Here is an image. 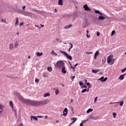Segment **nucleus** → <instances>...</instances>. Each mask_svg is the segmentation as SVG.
<instances>
[{
	"label": "nucleus",
	"instance_id": "nucleus-49",
	"mask_svg": "<svg viewBox=\"0 0 126 126\" xmlns=\"http://www.w3.org/2000/svg\"><path fill=\"white\" fill-rule=\"evenodd\" d=\"M69 107L71 109V111H72V112H73V108H72V107H71V106H69Z\"/></svg>",
	"mask_w": 126,
	"mask_h": 126
},
{
	"label": "nucleus",
	"instance_id": "nucleus-2",
	"mask_svg": "<svg viewBox=\"0 0 126 126\" xmlns=\"http://www.w3.org/2000/svg\"><path fill=\"white\" fill-rule=\"evenodd\" d=\"M56 65L59 68H62V67L64 66V63H63V61H59L57 62Z\"/></svg>",
	"mask_w": 126,
	"mask_h": 126
},
{
	"label": "nucleus",
	"instance_id": "nucleus-62",
	"mask_svg": "<svg viewBox=\"0 0 126 126\" xmlns=\"http://www.w3.org/2000/svg\"><path fill=\"white\" fill-rule=\"evenodd\" d=\"M55 12H58V10H57V9H55Z\"/></svg>",
	"mask_w": 126,
	"mask_h": 126
},
{
	"label": "nucleus",
	"instance_id": "nucleus-19",
	"mask_svg": "<svg viewBox=\"0 0 126 126\" xmlns=\"http://www.w3.org/2000/svg\"><path fill=\"white\" fill-rule=\"evenodd\" d=\"M37 57H41V56H43V52H37L36 53Z\"/></svg>",
	"mask_w": 126,
	"mask_h": 126
},
{
	"label": "nucleus",
	"instance_id": "nucleus-38",
	"mask_svg": "<svg viewBox=\"0 0 126 126\" xmlns=\"http://www.w3.org/2000/svg\"><path fill=\"white\" fill-rule=\"evenodd\" d=\"M69 44L71 45V46L70 47V49H72V48H73V45H72V44L71 43H69Z\"/></svg>",
	"mask_w": 126,
	"mask_h": 126
},
{
	"label": "nucleus",
	"instance_id": "nucleus-47",
	"mask_svg": "<svg viewBox=\"0 0 126 126\" xmlns=\"http://www.w3.org/2000/svg\"><path fill=\"white\" fill-rule=\"evenodd\" d=\"M87 121H89V119L88 118L87 119V120H85V121H83V122H82V123H85V122H87Z\"/></svg>",
	"mask_w": 126,
	"mask_h": 126
},
{
	"label": "nucleus",
	"instance_id": "nucleus-57",
	"mask_svg": "<svg viewBox=\"0 0 126 126\" xmlns=\"http://www.w3.org/2000/svg\"><path fill=\"white\" fill-rule=\"evenodd\" d=\"M78 65V63H76L74 65L75 67H76V66H77Z\"/></svg>",
	"mask_w": 126,
	"mask_h": 126
},
{
	"label": "nucleus",
	"instance_id": "nucleus-40",
	"mask_svg": "<svg viewBox=\"0 0 126 126\" xmlns=\"http://www.w3.org/2000/svg\"><path fill=\"white\" fill-rule=\"evenodd\" d=\"M126 70V67L124 69L122 70V72H125Z\"/></svg>",
	"mask_w": 126,
	"mask_h": 126
},
{
	"label": "nucleus",
	"instance_id": "nucleus-3",
	"mask_svg": "<svg viewBox=\"0 0 126 126\" xmlns=\"http://www.w3.org/2000/svg\"><path fill=\"white\" fill-rule=\"evenodd\" d=\"M60 52L62 53V54H63V55H64V56H65L67 58V59H68L69 60H70V61L72 60V57L68 55V54H67L66 52L62 50H60Z\"/></svg>",
	"mask_w": 126,
	"mask_h": 126
},
{
	"label": "nucleus",
	"instance_id": "nucleus-42",
	"mask_svg": "<svg viewBox=\"0 0 126 126\" xmlns=\"http://www.w3.org/2000/svg\"><path fill=\"white\" fill-rule=\"evenodd\" d=\"M97 99H98V97H95L94 98V103H96L97 102Z\"/></svg>",
	"mask_w": 126,
	"mask_h": 126
},
{
	"label": "nucleus",
	"instance_id": "nucleus-30",
	"mask_svg": "<svg viewBox=\"0 0 126 126\" xmlns=\"http://www.w3.org/2000/svg\"><path fill=\"white\" fill-rule=\"evenodd\" d=\"M32 119H33V120H34V121H38V117L37 116H32Z\"/></svg>",
	"mask_w": 126,
	"mask_h": 126
},
{
	"label": "nucleus",
	"instance_id": "nucleus-51",
	"mask_svg": "<svg viewBox=\"0 0 126 126\" xmlns=\"http://www.w3.org/2000/svg\"><path fill=\"white\" fill-rule=\"evenodd\" d=\"M18 46V44L17 43H15V47H17Z\"/></svg>",
	"mask_w": 126,
	"mask_h": 126
},
{
	"label": "nucleus",
	"instance_id": "nucleus-25",
	"mask_svg": "<svg viewBox=\"0 0 126 126\" xmlns=\"http://www.w3.org/2000/svg\"><path fill=\"white\" fill-rule=\"evenodd\" d=\"M47 70L48 71H50V72H52V71L53 70V68H52V67H48Z\"/></svg>",
	"mask_w": 126,
	"mask_h": 126
},
{
	"label": "nucleus",
	"instance_id": "nucleus-50",
	"mask_svg": "<svg viewBox=\"0 0 126 126\" xmlns=\"http://www.w3.org/2000/svg\"><path fill=\"white\" fill-rule=\"evenodd\" d=\"M80 126H83V122H82L80 123Z\"/></svg>",
	"mask_w": 126,
	"mask_h": 126
},
{
	"label": "nucleus",
	"instance_id": "nucleus-44",
	"mask_svg": "<svg viewBox=\"0 0 126 126\" xmlns=\"http://www.w3.org/2000/svg\"><path fill=\"white\" fill-rule=\"evenodd\" d=\"M26 7V6H23L22 7V9H23V10H25Z\"/></svg>",
	"mask_w": 126,
	"mask_h": 126
},
{
	"label": "nucleus",
	"instance_id": "nucleus-22",
	"mask_svg": "<svg viewBox=\"0 0 126 126\" xmlns=\"http://www.w3.org/2000/svg\"><path fill=\"white\" fill-rule=\"evenodd\" d=\"M11 108H12V110L13 112H14V113H15V115L16 117V115L17 114L16 113V110L15 109H14V107H13H13H11Z\"/></svg>",
	"mask_w": 126,
	"mask_h": 126
},
{
	"label": "nucleus",
	"instance_id": "nucleus-20",
	"mask_svg": "<svg viewBox=\"0 0 126 126\" xmlns=\"http://www.w3.org/2000/svg\"><path fill=\"white\" fill-rule=\"evenodd\" d=\"M124 78L125 77L123 75H120V76L119 77V79H120V80H124Z\"/></svg>",
	"mask_w": 126,
	"mask_h": 126
},
{
	"label": "nucleus",
	"instance_id": "nucleus-27",
	"mask_svg": "<svg viewBox=\"0 0 126 126\" xmlns=\"http://www.w3.org/2000/svg\"><path fill=\"white\" fill-rule=\"evenodd\" d=\"M93 111V109H91V108H89L87 111V114H89V113H91V112H92Z\"/></svg>",
	"mask_w": 126,
	"mask_h": 126
},
{
	"label": "nucleus",
	"instance_id": "nucleus-59",
	"mask_svg": "<svg viewBox=\"0 0 126 126\" xmlns=\"http://www.w3.org/2000/svg\"><path fill=\"white\" fill-rule=\"evenodd\" d=\"M22 25H23V23H21L20 24V26H22Z\"/></svg>",
	"mask_w": 126,
	"mask_h": 126
},
{
	"label": "nucleus",
	"instance_id": "nucleus-43",
	"mask_svg": "<svg viewBox=\"0 0 126 126\" xmlns=\"http://www.w3.org/2000/svg\"><path fill=\"white\" fill-rule=\"evenodd\" d=\"M96 35L98 37V36H100V32H97Z\"/></svg>",
	"mask_w": 126,
	"mask_h": 126
},
{
	"label": "nucleus",
	"instance_id": "nucleus-28",
	"mask_svg": "<svg viewBox=\"0 0 126 126\" xmlns=\"http://www.w3.org/2000/svg\"><path fill=\"white\" fill-rule=\"evenodd\" d=\"M118 104H120V106H123V105H124V101H121L120 102H116Z\"/></svg>",
	"mask_w": 126,
	"mask_h": 126
},
{
	"label": "nucleus",
	"instance_id": "nucleus-39",
	"mask_svg": "<svg viewBox=\"0 0 126 126\" xmlns=\"http://www.w3.org/2000/svg\"><path fill=\"white\" fill-rule=\"evenodd\" d=\"M87 86L89 87V88H90L91 87V86H90V84L89 82L87 83Z\"/></svg>",
	"mask_w": 126,
	"mask_h": 126
},
{
	"label": "nucleus",
	"instance_id": "nucleus-9",
	"mask_svg": "<svg viewBox=\"0 0 126 126\" xmlns=\"http://www.w3.org/2000/svg\"><path fill=\"white\" fill-rule=\"evenodd\" d=\"M50 103V100L47 99L41 102L42 105H47V104H49Z\"/></svg>",
	"mask_w": 126,
	"mask_h": 126
},
{
	"label": "nucleus",
	"instance_id": "nucleus-48",
	"mask_svg": "<svg viewBox=\"0 0 126 126\" xmlns=\"http://www.w3.org/2000/svg\"><path fill=\"white\" fill-rule=\"evenodd\" d=\"M86 53L88 54H93V52H86Z\"/></svg>",
	"mask_w": 126,
	"mask_h": 126
},
{
	"label": "nucleus",
	"instance_id": "nucleus-12",
	"mask_svg": "<svg viewBox=\"0 0 126 126\" xmlns=\"http://www.w3.org/2000/svg\"><path fill=\"white\" fill-rule=\"evenodd\" d=\"M106 17H107V16H99L98 17V19H99V20H104V19H106Z\"/></svg>",
	"mask_w": 126,
	"mask_h": 126
},
{
	"label": "nucleus",
	"instance_id": "nucleus-45",
	"mask_svg": "<svg viewBox=\"0 0 126 126\" xmlns=\"http://www.w3.org/2000/svg\"><path fill=\"white\" fill-rule=\"evenodd\" d=\"M79 85H84L83 84V83H82V82H79Z\"/></svg>",
	"mask_w": 126,
	"mask_h": 126
},
{
	"label": "nucleus",
	"instance_id": "nucleus-32",
	"mask_svg": "<svg viewBox=\"0 0 126 126\" xmlns=\"http://www.w3.org/2000/svg\"><path fill=\"white\" fill-rule=\"evenodd\" d=\"M115 63V59H111V62L110 63V64L112 65Z\"/></svg>",
	"mask_w": 126,
	"mask_h": 126
},
{
	"label": "nucleus",
	"instance_id": "nucleus-33",
	"mask_svg": "<svg viewBox=\"0 0 126 126\" xmlns=\"http://www.w3.org/2000/svg\"><path fill=\"white\" fill-rule=\"evenodd\" d=\"M18 17L16 18V23H15V25H17V24H18Z\"/></svg>",
	"mask_w": 126,
	"mask_h": 126
},
{
	"label": "nucleus",
	"instance_id": "nucleus-63",
	"mask_svg": "<svg viewBox=\"0 0 126 126\" xmlns=\"http://www.w3.org/2000/svg\"><path fill=\"white\" fill-rule=\"evenodd\" d=\"M85 82L86 83H87V80H85Z\"/></svg>",
	"mask_w": 126,
	"mask_h": 126
},
{
	"label": "nucleus",
	"instance_id": "nucleus-56",
	"mask_svg": "<svg viewBox=\"0 0 126 126\" xmlns=\"http://www.w3.org/2000/svg\"><path fill=\"white\" fill-rule=\"evenodd\" d=\"M82 88H87V86H82Z\"/></svg>",
	"mask_w": 126,
	"mask_h": 126
},
{
	"label": "nucleus",
	"instance_id": "nucleus-10",
	"mask_svg": "<svg viewBox=\"0 0 126 126\" xmlns=\"http://www.w3.org/2000/svg\"><path fill=\"white\" fill-rule=\"evenodd\" d=\"M67 108L65 107L63 111V114H61V116H66V115H67Z\"/></svg>",
	"mask_w": 126,
	"mask_h": 126
},
{
	"label": "nucleus",
	"instance_id": "nucleus-64",
	"mask_svg": "<svg viewBox=\"0 0 126 126\" xmlns=\"http://www.w3.org/2000/svg\"><path fill=\"white\" fill-rule=\"evenodd\" d=\"M76 67L74 66V67H73V71H74V68H75Z\"/></svg>",
	"mask_w": 126,
	"mask_h": 126
},
{
	"label": "nucleus",
	"instance_id": "nucleus-16",
	"mask_svg": "<svg viewBox=\"0 0 126 126\" xmlns=\"http://www.w3.org/2000/svg\"><path fill=\"white\" fill-rule=\"evenodd\" d=\"M71 27H72V25L70 24L69 25H66V26H65L64 29H69V28H71Z\"/></svg>",
	"mask_w": 126,
	"mask_h": 126
},
{
	"label": "nucleus",
	"instance_id": "nucleus-31",
	"mask_svg": "<svg viewBox=\"0 0 126 126\" xmlns=\"http://www.w3.org/2000/svg\"><path fill=\"white\" fill-rule=\"evenodd\" d=\"M4 109V106L3 105L0 104V110H3Z\"/></svg>",
	"mask_w": 126,
	"mask_h": 126
},
{
	"label": "nucleus",
	"instance_id": "nucleus-37",
	"mask_svg": "<svg viewBox=\"0 0 126 126\" xmlns=\"http://www.w3.org/2000/svg\"><path fill=\"white\" fill-rule=\"evenodd\" d=\"M115 32H116L115 31H113L111 32V35L113 36V35H115Z\"/></svg>",
	"mask_w": 126,
	"mask_h": 126
},
{
	"label": "nucleus",
	"instance_id": "nucleus-29",
	"mask_svg": "<svg viewBox=\"0 0 126 126\" xmlns=\"http://www.w3.org/2000/svg\"><path fill=\"white\" fill-rule=\"evenodd\" d=\"M9 104L11 108L13 107V103H12V101H10L9 102Z\"/></svg>",
	"mask_w": 126,
	"mask_h": 126
},
{
	"label": "nucleus",
	"instance_id": "nucleus-18",
	"mask_svg": "<svg viewBox=\"0 0 126 126\" xmlns=\"http://www.w3.org/2000/svg\"><path fill=\"white\" fill-rule=\"evenodd\" d=\"M51 55H53L54 56H55V57H57L58 56V54L55 52V51L52 50L51 52Z\"/></svg>",
	"mask_w": 126,
	"mask_h": 126
},
{
	"label": "nucleus",
	"instance_id": "nucleus-55",
	"mask_svg": "<svg viewBox=\"0 0 126 126\" xmlns=\"http://www.w3.org/2000/svg\"><path fill=\"white\" fill-rule=\"evenodd\" d=\"M110 104H117V102H110Z\"/></svg>",
	"mask_w": 126,
	"mask_h": 126
},
{
	"label": "nucleus",
	"instance_id": "nucleus-35",
	"mask_svg": "<svg viewBox=\"0 0 126 126\" xmlns=\"http://www.w3.org/2000/svg\"><path fill=\"white\" fill-rule=\"evenodd\" d=\"M87 91V89H85L82 91V93H85V92H86Z\"/></svg>",
	"mask_w": 126,
	"mask_h": 126
},
{
	"label": "nucleus",
	"instance_id": "nucleus-21",
	"mask_svg": "<svg viewBox=\"0 0 126 126\" xmlns=\"http://www.w3.org/2000/svg\"><path fill=\"white\" fill-rule=\"evenodd\" d=\"M99 69H97L96 70H94V69H93L92 70V72L93 73H97V72H99Z\"/></svg>",
	"mask_w": 126,
	"mask_h": 126
},
{
	"label": "nucleus",
	"instance_id": "nucleus-14",
	"mask_svg": "<svg viewBox=\"0 0 126 126\" xmlns=\"http://www.w3.org/2000/svg\"><path fill=\"white\" fill-rule=\"evenodd\" d=\"M32 105L33 106H37V105H39V102L36 101H32Z\"/></svg>",
	"mask_w": 126,
	"mask_h": 126
},
{
	"label": "nucleus",
	"instance_id": "nucleus-4",
	"mask_svg": "<svg viewBox=\"0 0 126 126\" xmlns=\"http://www.w3.org/2000/svg\"><path fill=\"white\" fill-rule=\"evenodd\" d=\"M22 14L25 15L26 16H29L30 17L32 16V13H29L28 12H22Z\"/></svg>",
	"mask_w": 126,
	"mask_h": 126
},
{
	"label": "nucleus",
	"instance_id": "nucleus-54",
	"mask_svg": "<svg viewBox=\"0 0 126 126\" xmlns=\"http://www.w3.org/2000/svg\"><path fill=\"white\" fill-rule=\"evenodd\" d=\"M19 126H24L22 123H21L19 125Z\"/></svg>",
	"mask_w": 126,
	"mask_h": 126
},
{
	"label": "nucleus",
	"instance_id": "nucleus-15",
	"mask_svg": "<svg viewBox=\"0 0 126 126\" xmlns=\"http://www.w3.org/2000/svg\"><path fill=\"white\" fill-rule=\"evenodd\" d=\"M99 51H96V52L94 54V60H96V59H97V57H98V56H99Z\"/></svg>",
	"mask_w": 126,
	"mask_h": 126
},
{
	"label": "nucleus",
	"instance_id": "nucleus-24",
	"mask_svg": "<svg viewBox=\"0 0 126 126\" xmlns=\"http://www.w3.org/2000/svg\"><path fill=\"white\" fill-rule=\"evenodd\" d=\"M9 50H12L13 49V44H10L9 46Z\"/></svg>",
	"mask_w": 126,
	"mask_h": 126
},
{
	"label": "nucleus",
	"instance_id": "nucleus-23",
	"mask_svg": "<svg viewBox=\"0 0 126 126\" xmlns=\"http://www.w3.org/2000/svg\"><path fill=\"white\" fill-rule=\"evenodd\" d=\"M71 120L73 121L71 123L73 124H74V123H75V122H76V118H71Z\"/></svg>",
	"mask_w": 126,
	"mask_h": 126
},
{
	"label": "nucleus",
	"instance_id": "nucleus-41",
	"mask_svg": "<svg viewBox=\"0 0 126 126\" xmlns=\"http://www.w3.org/2000/svg\"><path fill=\"white\" fill-rule=\"evenodd\" d=\"M113 116H114V118H116V116H117V113H113Z\"/></svg>",
	"mask_w": 126,
	"mask_h": 126
},
{
	"label": "nucleus",
	"instance_id": "nucleus-26",
	"mask_svg": "<svg viewBox=\"0 0 126 126\" xmlns=\"http://www.w3.org/2000/svg\"><path fill=\"white\" fill-rule=\"evenodd\" d=\"M50 93H46L44 94L43 97H48V96H50Z\"/></svg>",
	"mask_w": 126,
	"mask_h": 126
},
{
	"label": "nucleus",
	"instance_id": "nucleus-8",
	"mask_svg": "<svg viewBox=\"0 0 126 126\" xmlns=\"http://www.w3.org/2000/svg\"><path fill=\"white\" fill-rule=\"evenodd\" d=\"M113 59V55H109L107 58V63H111L112 59Z\"/></svg>",
	"mask_w": 126,
	"mask_h": 126
},
{
	"label": "nucleus",
	"instance_id": "nucleus-13",
	"mask_svg": "<svg viewBox=\"0 0 126 126\" xmlns=\"http://www.w3.org/2000/svg\"><path fill=\"white\" fill-rule=\"evenodd\" d=\"M62 73H64V74H65V73H66V70H65V66H64L62 67Z\"/></svg>",
	"mask_w": 126,
	"mask_h": 126
},
{
	"label": "nucleus",
	"instance_id": "nucleus-53",
	"mask_svg": "<svg viewBox=\"0 0 126 126\" xmlns=\"http://www.w3.org/2000/svg\"><path fill=\"white\" fill-rule=\"evenodd\" d=\"M43 77H48V76L47 75H45V74H43Z\"/></svg>",
	"mask_w": 126,
	"mask_h": 126
},
{
	"label": "nucleus",
	"instance_id": "nucleus-6",
	"mask_svg": "<svg viewBox=\"0 0 126 126\" xmlns=\"http://www.w3.org/2000/svg\"><path fill=\"white\" fill-rule=\"evenodd\" d=\"M107 80H108L107 77L104 78V76H102L100 79H98L97 80L100 81L101 82H105V81H107Z\"/></svg>",
	"mask_w": 126,
	"mask_h": 126
},
{
	"label": "nucleus",
	"instance_id": "nucleus-11",
	"mask_svg": "<svg viewBox=\"0 0 126 126\" xmlns=\"http://www.w3.org/2000/svg\"><path fill=\"white\" fill-rule=\"evenodd\" d=\"M97 119H98V117L95 118L93 115H90L88 116V120H91V119L92 120H96Z\"/></svg>",
	"mask_w": 126,
	"mask_h": 126
},
{
	"label": "nucleus",
	"instance_id": "nucleus-52",
	"mask_svg": "<svg viewBox=\"0 0 126 126\" xmlns=\"http://www.w3.org/2000/svg\"><path fill=\"white\" fill-rule=\"evenodd\" d=\"M1 21H2V22H4V23H6V21H4V20H3V19H2L1 20Z\"/></svg>",
	"mask_w": 126,
	"mask_h": 126
},
{
	"label": "nucleus",
	"instance_id": "nucleus-61",
	"mask_svg": "<svg viewBox=\"0 0 126 126\" xmlns=\"http://www.w3.org/2000/svg\"><path fill=\"white\" fill-rule=\"evenodd\" d=\"M56 40L57 41V42H59V41H60V39L59 38H56Z\"/></svg>",
	"mask_w": 126,
	"mask_h": 126
},
{
	"label": "nucleus",
	"instance_id": "nucleus-58",
	"mask_svg": "<svg viewBox=\"0 0 126 126\" xmlns=\"http://www.w3.org/2000/svg\"><path fill=\"white\" fill-rule=\"evenodd\" d=\"M37 118H43V116H37Z\"/></svg>",
	"mask_w": 126,
	"mask_h": 126
},
{
	"label": "nucleus",
	"instance_id": "nucleus-7",
	"mask_svg": "<svg viewBox=\"0 0 126 126\" xmlns=\"http://www.w3.org/2000/svg\"><path fill=\"white\" fill-rule=\"evenodd\" d=\"M95 13H96L97 14H99L100 15H103V16H105V17H107V16L105 15L104 13L100 12L98 10H95L94 11Z\"/></svg>",
	"mask_w": 126,
	"mask_h": 126
},
{
	"label": "nucleus",
	"instance_id": "nucleus-34",
	"mask_svg": "<svg viewBox=\"0 0 126 126\" xmlns=\"http://www.w3.org/2000/svg\"><path fill=\"white\" fill-rule=\"evenodd\" d=\"M60 93V91H59V89H57L56 92H55V94L56 95H58Z\"/></svg>",
	"mask_w": 126,
	"mask_h": 126
},
{
	"label": "nucleus",
	"instance_id": "nucleus-17",
	"mask_svg": "<svg viewBox=\"0 0 126 126\" xmlns=\"http://www.w3.org/2000/svg\"><path fill=\"white\" fill-rule=\"evenodd\" d=\"M58 4L59 5H63V0H59Z\"/></svg>",
	"mask_w": 126,
	"mask_h": 126
},
{
	"label": "nucleus",
	"instance_id": "nucleus-36",
	"mask_svg": "<svg viewBox=\"0 0 126 126\" xmlns=\"http://www.w3.org/2000/svg\"><path fill=\"white\" fill-rule=\"evenodd\" d=\"M39 79L36 78L35 80V82H36V83H39Z\"/></svg>",
	"mask_w": 126,
	"mask_h": 126
},
{
	"label": "nucleus",
	"instance_id": "nucleus-46",
	"mask_svg": "<svg viewBox=\"0 0 126 126\" xmlns=\"http://www.w3.org/2000/svg\"><path fill=\"white\" fill-rule=\"evenodd\" d=\"M75 78V76H73L72 77L71 79H72V81H73V79Z\"/></svg>",
	"mask_w": 126,
	"mask_h": 126
},
{
	"label": "nucleus",
	"instance_id": "nucleus-60",
	"mask_svg": "<svg viewBox=\"0 0 126 126\" xmlns=\"http://www.w3.org/2000/svg\"><path fill=\"white\" fill-rule=\"evenodd\" d=\"M87 38H90V35H89L88 34H87Z\"/></svg>",
	"mask_w": 126,
	"mask_h": 126
},
{
	"label": "nucleus",
	"instance_id": "nucleus-5",
	"mask_svg": "<svg viewBox=\"0 0 126 126\" xmlns=\"http://www.w3.org/2000/svg\"><path fill=\"white\" fill-rule=\"evenodd\" d=\"M83 8H84L85 10H87V11H92L91 9H90V8H89V7L87 5V4H85L83 6Z\"/></svg>",
	"mask_w": 126,
	"mask_h": 126
},
{
	"label": "nucleus",
	"instance_id": "nucleus-1",
	"mask_svg": "<svg viewBox=\"0 0 126 126\" xmlns=\"http://www.w3.org/2000/svg\"><path fill=\"white\" fill-rule=\"evenodd\" d=\"M14 95L17 96L18 99H19L20 100H21V102H22L24 104H27V105H32V100H30V99H26L25 98H23V97L20 95V94H19V93L15 92Z\"/></svg>",
	"mask_w": 126,
	"mask_h": 126
}]
</instances>
